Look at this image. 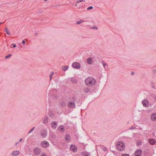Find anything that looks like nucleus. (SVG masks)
<instances>
[{
	"label": "nucleus",
	"mask_w": 156,
	"mask_h": 156,
	"mask_svg": "<svg viewBox=\"0 0 156 156\" xmlns=\"http://www.w3.org/2000/svg\"><path fill=\"white\" fill-rule=\"evenodd\" d=\"M60 106L63 107L65 106L66 105V103L65 101H62L59 103Z\"/></svg>",
	"instance_id": "f3484780"
},
{
	"label": "nucleus",
	"mask_w": 156,
	"mask_h": 156,
	"mask_svg": "<svg viewBox=\"0 0 156 156\" xmlns=\"http://www.w3.org/2000/svg\"><path fill=\"white\" fill-rule=\"evenodd\" d=\"M84 22V21L83 20H80L77 21L76 22V23L77 24H80V23H83Z\"/></svg>",
	"instance_id": "4be33fe9"
},
{
	"label": "nucleus",
	"mask_w": 156,
	"mask_h": 156,
	"mask_svg": "<svg viewBox=\"0 0 156 156\" xmlns=\"http://www.w3.org/2000/svg\"><path fill=\"white\" fill-rule=\"evenodd\" d=\"M70 150L73 152H76L77 151V148L74 145L72 144L69 147Z\"/></svg>",
	"instance_id": "39448f33"
},
{
	"label": "nucleus",
	"mask_w": 156,
	"mask_h": 156,
	"mask_svg": "<svg viewBox=\"0 0 156 156\" xmlns=\"http://www.w3.org/2000/svg\"><path fill=\"white\" fill-rule=\"evenodd\" d=\"M84 90L86 93H87L90 91V90L87 87L84 88Z\"/></svg>",
	"instance_id": "b1692460"
},
{
	"label": "nucleus",
	"mask_w": 156,
	"mask_h": 156,
	"mask_svg": "<svg viewBox=\"0 0 156 156\" xmlns=\"http://www.w3.org/2000/svg\"><path fill=\"white\" fill-rule=\"evenodd\" d=\"M93 7L92 6H90L89 7L87 8V9L88 10H90L93 9Z\"/></svg>",
	"instance_id": "c85d7f7f"
},
{
	"label": "nucleus",
	"mask_w": 156,
	"mask_h": 156,
	"mask_svg": "<svg viewBox=\"0 0 156 156\" xmlns=\"http://www.w3.org/2000/svg\"><path fill=\"white\" fill-rule=\"evenodd\" d=\"M105 149H106V148H105V149H104V150L105 151Z\"/></svg>",
	"instance_id": "49530a36"
},
{
	"label": "nucleus",
	"mask_w": 156,
	"mask_h": 156,
	"mask_svg": "<svg viewBox=\"0 0 156 156\" xmlns=\"http://www.w3.org/2000/svg\"><path fill=\"white\" fill-rule=\"evenodd\" d=\"M34 153L37 155H39L41 152L40 149L38 147L35 148L34 150Z\"/></svg>",
	"instance_id": "423d86ee"
},
{
	"label": "nucleus",
	"mask_w": 156,
	"mask_h": 156,
	"mask_svg": "<svg viewBox=\"0 0 156 156\" xmlns=\"http://www.w3.org/2000/svg\"><path fill=\"white\" fill-rule=\"evenodd\" d=\"M142 104L143 106L145 107H147L149 105L148 101L147 100H144L142 101Z\"/></svg>",
	"instance_id": "6e6552de"
},
{
	"label": "nucleus",
	"mask_w": 156,
	"mask_h": 156,
	"mask_svg": "<svg viewBox=\"0 0 156 156\" xmlns=\"http://www.w3.org/2000/svg\"><path fill=\"white\" fill-rule=\"evenodd\" d=\"M54 72H52L51 73V74H50V76H49L50 77V80H51V78L52 77V76L54 74Z\"/></svg>",
	"instance_id": "bb28decb"
},
{
	"label": "nucleus",
	"mask_w": 156,
	"mask_h": 156,
	"mask_svg": "<svg viewBox=\"0 0 156 156\" xmlns=\"http://www.w3.org/2000/svg\"><path fill=\"white\" fill-rule=\"evenodd\" d=\"M23 140V139L22 138H21L20 140V142H21Z\"/></svg>",
	"instance_id": "a19ab883"
},
{
	"label": "nucleus",
	"mask_w": 156,
	"mask_h": 156,
	"mask_svg": "<svg viewBox=\"0 0 156 156\" xmlns=\"http://www.w3.org/2000/svg\"><path fill=\"white\" fill-rule=\"evenodd\" d=\"M91 28L93 29H94L95 30H97L98 29V27L96 26H95L94 27H92Z\"/></svg>",
	"instance_id": "72a5a7b5"
},
{
	"label": "nucleus",
	"mask_w": 156,
	"mask_h": 156,
	"mask_svg": "<svg viewBox=\"0 0 156 156\" xmlns=\"http://www.w3.org/2000/svg\"><path fill=\"white\" fill-rule=\"evenodd\" d=\"M121 156H129V155L128 154H123L121 155Z\"/></svg>",
	"instance_id": "7c9ffc66"
},
{
	"label": "nucleus",
	"mask_w": 156,
	"mask_h": 156,
	"mask_svg": "<svg viewBox=\"0 0 156 156\" xmlns=\"http://www.w3.org/2000/svg\"><path fill=\"white\" fill-rule=\"evenodd\" d=\"M83 1H84L83 0H80L79 1H78L77 2V3H79L80 2H83Z\"/></svg>",
	"instance_id": "c9c22d12"
},
{
	"label": "nucleus",
	"mask_w": 156,
	"mask_h": 156,
	"mask_svg": "<svg viewBox=\"0 0 156 156\" xmlns=\"http://www.w3.org/2000/svg\"><path fill=\"white\" fill-rule=\"evenodd\" d=\"M142 154V151L140 149H138L135 152V156H141Z\"/></svg>",
	"instance_id": "0eeeda50"
},
{
	"label": "nucleus",
	"mask_w": 156,
	"mask_h": 156,
	"mask_svg": "<svg viewBox=\"0 0 156 156\" xmlns=\"http://www.w3.org/2000/svg\"><path fill=\"white\" fill-rule=\"evenodd\" d=\"M41 136L43 138L45 137L47 135V132L45 130H42L41 131Z\"/></svg>",
	"instance_id": "f8f14e48"
},
{
	"label": "nucleus",
	"mask_w": 156,
	"mask_h": 156,
	"mask_svg": "<svg viewBox=\"0 0 156 156\" xmlns=\"http://www.w3.org/2000/svg\"><path fill=\"white\" fill-rule=\"evenodd\" d=\"M51 126L54 129H56L57 126V123L55 122H52Z\"/></svg>",
	"instance_id": "2eb2a0df"
},
{
	"label": "nucleus",
	"mask_w": 156,
	"mask_h": 156,
	"mask_svg": "<svg viewBox=\"0 0 156 156\" xmlns=\"http://www.w3.org/2000/svg\"><path fill=\"white\" fill-rule=\"evenodd\" d=\"M151 120L152 121H156V113H152L151 116Z\"/></svg>",
	"instance_id": "9d476101"
},
{
	"label": "nucleus",
	"mask_w": 156,
	"mask_h": 156,
	"mask_svg": "<svg viewBox=\"0 0 156 156\" xmlns=\"http://www.w3.org/2000/svg\"><path fill=\"white\" fill-rule=\"evenodd\" d=\"M5 31L6 32L7 34L8 35H10L11 34L10 32L9 31L7 27L5 28Z\"/></svg>",
	"instance_id": "a878e982"
},
{
	"label": "nucleus",
	"mask_w": 156,
	"mask_h": 156,
	"mask_svg": "<svg viewBox=\"0 0 156 156\" xmlns=\"http://www.w3.org/2000/svg\"><path fill=\"white\" fill-rule=\"evenodd\" d=\"M141 144V142L140 141H138L137 143V145H138V146H139V145H140Z\"/></svg>",
	"instance_id": "2f4dec72"
},
{
	"label": "nucleus",
	"mask_w": 156,
	"mask_h": 156,
	"mask_svg": "<svg viewBox=\"0 0 156 156\" xmlns=\"http://www.w3.org/2000/svg\"><path fill=\"white\" fill-rule=\"evenodd\" d=\"M153 73L154 74L156 73V70H153L152 71Z\"/></svg>",
	"instance_id": "f704fd0d"
},
{
	"label": "nucleus",
	"mask_w": 156,
	"mask_h": 156,
	"mask_svg": "<svg viewBox=\"0 0 156 156\" xmlns=\"http://www.w3.org/2000/svg\"><path fill=\"white\" fill-rule=\"evenodd\" d=\"M134 74V72H132L131 73V75H133V74Z\"/></svg>",
	"instance_id": "ea45409f"
},
{
	"label": "nucleus",
	"mask_w": 156,
	"mask_h": 156,
	"mask_svg": "<svg viewBox=\"0 0 156 156\" xmlns=\"http://www.w3.org/2000/svg\"><path fill=\"white\" fill-rule=\"evenodd\" d=\"M81 154L82 156H90V155L89 153L86 151L82 152Z\"/></svg>",
	"instance_id": "ddd939ff"
},
{
	"label": "nucleus",
	"mask_w": 156,
	"mask_h": 156,
	"mask_svg": "<svg viewBox=\"0 0 156 156\" xmlns=\"http://www.w3.org/2000/svg\"><path fill=\"white\" fill-rule=\"evenodd\" d=\"M22 44H25V41L24 40H23V41H22Z\"/></svg>",
	"instance_id": "4c0bfd02"
},
{
	"label": "nucleus",
	"mask_w": 156,
	"mask_h": 156,
	"mask_svg": "<svg viewBox=\"0 0 156 156\" xmlns=\"http://www.w3.org/2000/svg\"><path fill=\"white\" fill-rule=\"evenodd\" d=\"M35 127H33L32 128L29 132L28 133L29 134L32 132L34 129Z\"/></svg>",
	"instance_id": "cd10ccee"
},
{
	"label": "nucleus",
	"mask_w": 156,
	"mask_h": 156,
	"mask_svg": "<svg viewBox=\"0 0 156 156\" xmlns=\"http://www.w3.org/2000/svg\"><path fill=\"white\" fill-rule=\"evenodd\" d=\"M20 153V152L18 151H16L12 152L11 154L13 156H16L19 155Z\"/></svg>",
	"instance_id": "dca6fc26"
},
{
	"label": "nucleus",
	"mask_w": 156,
	"mask_h": 156,
	"mask_svg": "<svg viewBox=\"0 0 156 156\" xmlns=\"http://www.w3.org/2000/svg\"><path fill=\"white\" fill-rule=\"evenodd\" d=\"M71 81L72 82H73L75 83H76L77 82V81H76V80L73 77H72L71 78Z\"/></svg>",
	"instance_id": "5701e85b"
},
{
	"label": "nucleus",
	"mask_w": 156,
	"mask_h": 156,
	"mask_svg": "<svg viewBox=\"0 0 156 156\" xmlns=\"http://www.w3.org/2000/svg\"><path fill=\"white\" fill-rule=\"evenodd\" d=\"M48 0H44V1H47Z\"/></svg>",
	"instance_id": "a18cd8bd"
},
{
	"label": "nucleus",
	"mask_w": 156,
	"mask_h": 156,
	"mask_svg": "<svg viewBox=\"0 0 156 156\" xmlns=\"http://www.w3.org/2000/svg\"><path fill=\"white\" fill-rule=\"evenodd\" d=\"M70 137L69 135L67 134H66L65 136V139L69 141L70 140Z\"/></svg>",
	"instance_id": "aec40b11"
},
{
	"label": "nucleus",
	"mask_w": 156,
	"mask_h": 156,
	"mask_svg": "<svg viewBox=\"0 0 156 156\" xmlns=\"http://www.w3.org/2000/svg\"><path fill=\"white\" fill-rule=\"evenodd\" d=\"M68 68L69 67L68 66H64L63 67L62 70L64 71H66L68 69Z\"/></svg>",
	"instance_id": "393cba45"
},
{
	"label": "nucleus",
	"mask_w": 156,
	"mask_h": 156,
	"mask_svg": "<svg viewBox=\"0 0 156 156\" xmlns=\"http://www.w3.org/2000/svg\"><path fill=\"white\" fill-rule=\"evenodd\" d=\"M149 142L150 144L153 145L155 144L156 143L155 140L153 139H150L149 140Z\"/></svg>",
	"instance_id": "4468645a"
},
{
	"label": "nucleus",
	"mask_w": 156,
	"mask_h": 156,
	"mask_svg": "<svg viewBox=\"0 0 156 156\" xmlns=\"http://www.w3.org/2000/svg\"><path fill=\"white\" fill-rule=\"evenodd\" d=\"M68 106L69 108H73L75 107V103L72 101H69L68 103Z\"/></svg>",
	"instance_id": "20e7f679"
},
{
	"label": "nucleus",
	"mask_w": 156,
	"mask_h": 156,
	"mask_svg": "<svg viewBox=\"0 0 156 156\" xmlns=\"http://www.w3.org/2000/svg\"><path fill=\"white\" fill-rule=\"evenodd\" d=\"M117 150L119 151H123L125 147V145L124 142L121 141H118L116 144Z\"/></svg>",
	"instance_id": "f03ea898"
},
{
	"label": "nucleus",
	"mask_w": 156,
	"mask_h": 156,
	"mask_svg": "<svg viewBox=\"0 0 156 156\" xmlns=\"http://www.w3.org/2000/svg\"><path fill=\"white\" fill-rule=\"evenodd\" d=\"M41 146L45 148L49 145V143L46 141H44L41 143Z\"/></svg>",
	"instance_id": "1a4fd4ad"
},
{
	"label": "nucleus",
	"mask_w": 156,
	"mask_h": 156,
	"mask_svg": "<svg viewBox=\"0 0 156 156\" xmlns=\"http://www.w3.org/2000/svg\"><path fill=\"white\" fill-rule=\"evenodd\" d=\"M37 35H38V34H37V33H35V35L36 36H37Z\"/></svg>",
	"instance_id": "79ce46f5"
},
{
	"label": "nucleus",
	"mask_w": 156,
	"mask_h": 156,
	"mask_svg": "<svg viewBox=\"0 0 156 156\" xmlns=\"http://www.w3.org/2000/svg\"><path fill=\"white\" fill-rule=\"evenodd\" d=\"M72 67L76 69H80L81 66L80 64L77 62H74L72 64Z\"/></svg>",
	"instance_id": "7ed1b4c3"
},
{
	"label": "nucleus",
	"mask_w": 156,
	"mask_h": 156,
	"mask_svg": "<svg viewBox=\"0 0 156 156\" xmlns=\"http://www.w3.org/2000/svg\"><path fill=\"white\" fill-rule=\"evenodd\" d=\"M3 23V22L0 23V24H2V23Z\"/></svg>",
	"instance_id": "c03bdc74"
},
{
	"label": "nucleus",
	"mask_w": 156,
	"mask_h": 156,
	"mask_svg": "<svg viewBox=\"0 0 156 156\" xmlns=\"http://www.w3.org/2000/svg\"><path fill=\"white\" fill-rule=\"evenodd\" d=\"M41 156H47V155L45 154L44 153Z\"/></svg>",
	"instance_id": "e433bc0d"
},
{
	"label": "nucleus",
	"mask_w": 156,
	"mask_h": 156,
	"mask_svg": "<svg viewBox=\"0 0 156 156\" xmlns=\"http://www.w3.org/2000/svg\"><path fill=\"white\" fill-rule=\"evenodd\" d=\"M101 63L102 64L104 69H106V68H108V65L105 63L103 61H101Z\"/></svg>",
	"instance_id": "6ab92c4d"
},
{
	"label": "nucleus",
	"mask_w": 156,
	"mask_h": 156,
	"mask_svg": "<svg viewBox=\"0 0 156 156\" xmlns=\"http://www.w3.org/2000/svg\"><path fill=\"white\" fill-rule=\"evenodd\" d=\"M58 130L62 132H63L64 131V126H60L58 128Z\"/></svg>",
	"instance_id": "a211bd4d"
},
{
	"label": "nucleus",
	"mask_w": 156,
	"mask_h": 156,
	"mask_svg": "<svg viewBox=\"0 0 156 156\" xmlns=\"http://www.w3.org/2000/svg\"><path fill=\"white\" fill-rule=\"evenodd\" d=\"M87 62L89 64H93V59L91 57H88L86 59Z\"/></svg>",
	"instance_id": "9b49d317"
},
{
	"label": "nucleus",
	"mask_w": 156,
	"mask_h": 156,
	"mask_svg": "<svg viewBox=\"0 0 156 156\" xmlns=\"http://www.w3.org/2000/svg\"><path fill=\"white\" fill-rule=\"evenodd\" d=\"M16 46V44H14L13 45V48H15Z\"/></svg>",
	"instance_id": "58836bf2"
},
{
	"label": "nucleus",
	"mask_w": 156,
	"mask_h": 156,
	"mask_svg": "<svg viewBox=\"0 0 156 156\" xmlns=\"http://www.w3.org/2000/svg\"><path fill=\"white\" fill-rule=\"evenodd\" d=\"M48 121V117H45L43 119V123L44 124L46 123Z\"/></svg>",
	"instance_id": "412c9836"
},
{
	"label": "nucleus",
	"mask_w": 156,
	"mask_h": 156,
	"mask_svg": "<svg viewBox=\"0 0 156 156\" xmlns=\"http://www.w3.org/2000/svg\"><path fill=\"white\" fill-rule=\"evenodd\" d=\"M19 142L16 143V146L18 144Z\"/></svg>",
	"instance_id": "37998d69"
},
{
	"label": "nucleus",
	"mask_w": 156,
	"mask_h": 156,
	"mask_svg": "<svg viewBox=\"0 0 156 156\" xmlns=\"http://www.w3.org/2000/svg\"><path fill=\"white\" fill-rule=\"evenodd\" d=\"M11 54H9V55H8L5 56V58L6 59L9 58L11 57Z\"/></svg>",
	"instance_id": "c756f323"
},
{
	"label": "nucleus",
	"mask_w": 156,
	"mask_h": 156,
	"mask_svg": "<svg viewBox=\"0 0 156 156\" xmlns=\"http://www.w3.org/2000/svg\"><path fill=\"white\" fill-rule=\"evenodd\" d=\"M75 5H76V6H77V5L76 4Z\"/></svg>",
	"instance_id": "de8ad7c7"
},
{
	"label": "nucleus",
	"mask_w": 156,
	"mask_h": 156,
	"mask_svg": "<svg viewBox=\"0 0 156 156\" xmlns=\"http://www.w3.org/2000/svg\"><path fill=\"white\" fill-rule=\"evenodd\" d=\"M136 129V128L135 127L133 126V127H132L131 128H129V129Z\"/></svg>",
	"instance_id": "473e14b6"
},
{
	"label": "nucleus",
	"mask_w": 156,
	"mask_h": 156,
	"mask_svg": "<svg viewBox=\"0 0 156 156\" xmlns=\"http://www.w3.org/2000/svg\"><path fill=\"white\" fill-rule=\"evenodd\" d=\"M85 83L88 86H92L95 85L96 80L92 77H89L86 79Z\"/></svg>",
	"instance_id": "f257e3e1"
}]
</instances>
